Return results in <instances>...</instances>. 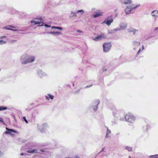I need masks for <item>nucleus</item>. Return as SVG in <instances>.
Here are the masks:
<instances>
[{
	"instance_id": "36",
	"label": "nucleus",
	"mask_w": 158,
	"mask_h": 158,
	"mask_svg": "<svg viewBox=\"0 0 158 158\" xmlns=\"http://www.w3.org/2000/svg\"><path fill=\"white\" fill-rule=\"evenodd\" d=\"M45 26L48 27V25H46Z\"/></svg>"
},
{
	"instance_id": "14",
	"label": "nucleus",
	"mask_w": 158,
	"mask_h": 158,
	"mask_svg": "<svg viewBox=\"0 0 158 158\" xmlns=\"http://www.w3.org/2000/svg\"><path fill=\"white\" fill-rule=\"evenodd\" d=\"M138 31L135 29H132L129 31L130 32H132L133 33V34H135L136 31Z\"/></svg>"
},
{
	"instance_id": "6",
	"label": "nucleus",
	"mask_w": 158,
	"mask_h": 158,
	"mask_svg": "<svg viewBox=\"0 0 158 158\" xmlns=\"http://www.w3.org/2000/svg\"><path fill=\"white\" fill-rule=\"evenodd\" d=\"M35 59V57L34 56H30L26 60L22 62V63L23 64H24L33 62L34 61Z\"/></svg>"
},
{
	"instance_id": "40",
	"label": "nucleus",
	"mask_w": 158,
	"mask_h": 158,
	"mask_svg": "<svg viewBox=\"0 0 158 158\" xmlns=\"http://www.w3.org/2000/svg\"><path fill=\"white\" fill-rule=\"evenodd\" d=\"M91 86V85H90L89 86V87H90V86Z\"/></svg>"
},
{
	"instance_id": "25",
	"label": "nucleus",
	"mask_w": 158,
	"mask_h": 158,
	"mask_svg": "<svg viewBox=\"0 0 158 158\" xmlns=\"http://www.w3.org/2000/svg\"><path fill=\"white\" fill-rule=\"evenodd\" d=\"M11 133L9 131H6L5 132L6 134H10Z\"/></svg>"
},
{
	"instance_id": "38",
	"label": "nucleus",
	"mask_w": 158,
	"mask_h": 158,
	"mask_svg": "<svg viewBox=\"0 0 158 158\" xmlns=\"http://www.w3.org/2000/svg\"><path fill=\"white\" fill-rule=\"evenodd\" d=\"M86 88H88V87H89V86H86Z\"/></svg>"
},
{
	"instance_id": "16",
	"label": "nucleus",
	"mask_w": 158,
	"mask_h": 158,
	"mask_svg": "<svg viewBox=\"0 0 158 158\" xmlns=\"http://www.w3.org/2000/svg\"><path fill=\"white\" fill-rule=\"evenodd\" d=\"M6 130L7 131H11V132H14V133H16L17 132L16 131L13 130V129H9L7 128H6Z\"/></svg>"
},
{
	"instance_id": "32",
	"label": "nucleus",
	"mask_w": 158,
	"mask_h": 158,
	"mask_svg": "<svg viewBox=\"0 0 158 158\" xmlns=\"http://www.w3.org/2000/svg\"><path fill=\"white\" fill-rule=\"evenodd\" d=\"M23 155H24V154H23V153H21V156H23Z\"/></svg>"
},
{
	"instance_id": "30",
	"label": "nucleus",
	"mask_w": 158,
	"mask_h": 158,
	"mask_svg": "<svg viewBox=\"0 0 158 158\" xmlns=\"http://www.w3.org/2000/svg\"><path fill=\"white\" fill-rule=\"evenodd\" d=\"M45 97H46V99L48 100H49V98L48 96H46Z\"/></svg>"
},
{
	"instance_id": "8",
	"label": "nucleus",
	"mask_w": 158,
	"mask_h": 158,
	"mask_svg": "<svg viewBox=\"0 0 158 158\" xmlns=\"http://www.w3.org/2000/svg\"><path fill=\"white\" fill-rule=\"evenodd\" d=\"M102 13L101 11H99L98 12H95V14L93 15V17L94 18H96L99 16L102 15Z\"/></svg>"
},
{
	"instance_id": "5",
	"label": "nucleus",
	"mask_w": 158,
	"mask_h": 158,
	"mask_svg": "<svg viewBox=\"0 0 158 158\" xmlns=\"http://www.w3.org/2000/svg\"><path fill=\"white\" fill-rule=\"evenodd\" d=\"M113 22V19L112 16L107 17L106 20L104 21L103 23H106L108 26H110Z\"/></svg>"
},
{
	"instance_id": "10",
	"label": "nucleus",
	"mask_w": 158,
	"mask_h": 158,
	"mask_svg": "<svg viewBox=\"0 0 158 158\" xmlns=\"http://www.w3.org/2000/svg\"><path fill=\"white\" fill-rule=\"evenodd\" d=\"M131 0H124V3L125 4H131Z\"/></svg>"
},
{
	"instance_id": "41",
	"label": "nucleus",
	"mask_w": 158,
	"mask_h": 158,
	"mask_svg": "<svg viewBox=\"0 0 158 158\" xmlns=\"http://www.w3.org/2000/svg\"><path fill=\"white\" fill-rule=\"evenodd\" d=\"M139 44H140L139 42Z\"/></svg>"
},
{
	"instance_id": "39",
	"label": "nucleus",
	"mask_w": 158,
	"mask_h": 158,
	"mask_svg": "<svg viewBox=\"0 0 158 158\" xmlns=\"http://www.w3.org/2000/svg\"><path fill=\"white\" fill-rule=\"evenodd\" d=\"M99 103V101H98V104Z\"/></svg>"
},
{
	"instance_id": "34",
	"label": "nucleus",
	"mask_w": 158,
	"mask_h": 158,
	"mask_svg": "<svg viewBox=\"0 0 158 158\" xmlns=\"http://www.w3.org/2000/svg\"><path fill=\"white\" fill-rule=\"evenodd\" d=\"M140 51V49H139V51H138V53Z\"/></svg>"
},
{
	"instance_id": "27",
	"label": "nucleus",
	"mask_w": 158,
	"mask_h": 158,
	"mask_svg": "<svg viewBox=\"0 0 158 158\" xmlns=\"http://www.w3.org/2000/svg\"><path fill=\"white\" fill-rule=\"evenodd\" d=\"M74 158H80L79 157V156H77V155H76V156H75Z\"/></svg>"
},
{
	"instance_id": "20",
	"label": "nucleus",
	"mask_w": 158,
	"mask_h": 158,
	"mask_svg": "<svg viewBox=\"0 0 158 158\" xmlns=\"http://www.w3.org/2000/svg\"><path fill=\"white\" fill-rule=\"evenodd\" d=\"M48 96L49 97V98H50L51 99H53L54 97L53 96V95H52L51 94H48Z\"/></svg>"
},
{
	"instance_id": "9",
	"label": "nucleus",
	"mask_w": 158,
	"mask_h": 158,
	"mask_svg": "<svg viewBox=\"0 0 158 158\" xmlns=\"http://www.w3.org/2000/svg\"><path fill=\"white\" fill-rule=\"evenodd\" d=\"M152 16L156 18L158 15V11L156 10H154L152 13Z\"/></svg>"
},
{
	"instance_id": "31",
	"label": "nucleus",
	"mask_w": 158,
	"mask_h": 158,
	"mask_svg": "<svg viewBox=\"0 0 158 158\" xmlns=\"http://www.w3.org/2000/svg\"><path fill=\"white\" fill-rule=\"evenodd\" d=\"M158 30V27H156L155 28V31H156V30Z\"/></svg>"
},
{
	"instance_id": "21",
	"label": "nucleus",
	"mask_w": 158,
	"mask_h": 158,
	"mask_svg": "<svg viewBox=\"0 0 158 158\" xmlns=\"http://www.w3.org/2000/svg\"><path fill=\"white\" fill-rule=\"evenodd\" d=\"M0 122H2L3 124H5V122L3 121V119L1 118H0Z\"/></svg>"
},
{
	"instance_id": "2",
	"label": "nucleus",
	"mask_w": 158,
	"mask_h": 158,
	"mask_svg": "<svg viewBox=\"0 0 158 158\" xmlns=\"http://www.w3.org/2000/svg\"><path fill=\"white\" fill-rule=\"evenodd\" d=\"M112 46L110 42H106L103 44V51L105 52H108L110 51Z\"/></svg>"
},
{
	"instance_id": "15",
	"label": "nucleus",
	"mask_w": 158,
	"mask_h": 158,
	"mask_svg": "<svg viewBox=\"0 0 158 158\" xmlns=\"http://www.w3.org/2000/svg\"><path fill=\"white\" fill-rule=\"evenodd\" d=\"M7 109V108L6 107H4L3 106H0V110H6Z\"/></svg>"
},
{
	"instance_id": "11",
	"label": "nucleus",
	"mask_w": 158,
	"mask_h": 158,
	"mask_svg": "<svg viewBox=\"0 0 158 158\" xmlns=\"http://www.w3.org/2000/svg\"><path fill=\"white\" fill-rule=\"evenodd\" d=\"M37 150L34 149L33 150H28L27 151V152L29 153H33L37 152Z\"/></svg>"
},
{
	"instance_id": "19",
	"label": "nucleus",
	"mask_w": 158,
	"mask_h": 158,
	"mask_svg": "<svg viewBox=\"0 0 158 158\" xmlns=\"http://www.w3.org/2000/svg\"><path fill=\"white\" fill-rule=\"evenodd\" d=\"M111 133V131L110 130H109L108 129L106 131V137H108V135L109 134H110Z\"/></svg>"
},
{
	"instance_id": "24",
	"label": "nucleus",
	"mask_w": 158,
	"mask_h": 158,
	"mask_svg": "<svg viewBox=\"0 0 158 158\" xmlns=\"http://www.w3.org/2000/svg\"><path fill=\"white\" fill-rule=\"evenodd\" d=\"M54 28H57V29H60V30H61L62 29V28L61 27H54Z\"/></svg>"
},
{
	"instance_id": "3",
	"label": "nucleus",
	"mask_w": 158,
	"mask_h": 158,
	"mask_svg": "<svg viewBox=\"0 0 158 158\" xmlns=\"http://www.w3.org/2000/svg\"><path fill=\"white\" fill-rule=\"evenodd\" d=\"M139 6L140 5L139 4L135 6H134L133 4H132L129 7L127 6L125 10V12L126 14L131 13L132 10L135 9Z\"/></svg>"
},
{
	"instance_id": "22",
	"label": "nucleus",
	"mask_w": 158,
	"mask_h": 158,
	"mask_svg": "<svg viewBox=\"0 0 158 158\" xmlns=\"http://www.w3.org/2000/svg\"><path fill=\"white\" fill-rule=\"evenodd\" d=\"M23 118L24 120L26 122V123H28V121L26 120L25 117H23Z\"/></svg>"
},
{
	"instance_id": "13",
	"label": "nucleus",
	"mask_w": 158,
	"mask_h": 158,
	"mask_svg": "<svg viewBox=\"0 0 158 158\" xmlns=\"http://www.w3.org/2000/svg\"><path fill=\"white\" fill-rule=\"evenodd\" d=\"M149 158H158V155L150 156Z\"/></svg>"
},
{
	"instance_id": "18",
	"label": "nucleus",
	"mask_w": 158,
	"mask_h": 158,
	"mask_svg": "<svg viewBox=\"0 0 158 158\" xmlns=\"http://www.w3.org/2000/svg\"><path fill=\"white\" fill-rule=\"evenodd\" d=\"M6 43V42L5 41H4L3 40H0V44H5Z\"/></svg>"
},
{
	"instance_id": "12",
	"label": "nucleus",
	"mask_w": 158,
	"mask_h": 158,
	"mask_svg": "<svg viewBox=\"0 0 158 158\" xmlns=\"http://www.w3.org/2000/svg\"><path fill=\"white\" fill-rule=\"evenodd\" d=\"M12 27L13 28H15L14 26H9L8 27H4L3 28L4 29H7V30H12V29H10V28H9L8 27Z\"/></svg>"
},
{
	"instance_id": "1",
	"label": "nucleus",
	"mask_w": 158,
	"mask_h": 158,
	"mask_svg": "<svg viewBox=\"0 0 158 158\" xmlns=\"http://www.w3.org/2000/svg\"><path fill=\"white\" fill-rule=\"evenodd\" d=\"M125 118L127 121L131 123H132L134 122L135 118L132 114L128 113L125 116Z\"/></svg>"
},
{
	"instance_id": "33",
	"label": "nucleus",
	"mask_w": 158,
	"mask_h": 158,
	"mask_svg": "<svg viewBox=\"0 0 158 158\" xmlns=\"http://www.w3.org/2000/svg\"><path fill=\"white\" fill-rule=\"evenodd\" d=\"M142 50H143L144 49V46L143 45L142 46Z\"/></svg>"
},
{
	"instance_id": "35",
	"label": "nucleus",
	"mask_w": 158,
	"mask_h": 158,
	"mask_svg": "<svg viewBox=\"0 0 158 158\" xmlns=\"http://www.w3.org/2000/svg\"><path fill=\"white\" fill-rule=\"evenodd\" d=\"M41 152H44V151H43V150H41Z\"/></svg>"
},
{
	"instance_id": "37",
	"label": "nucleus",
	"mask_w": 158,
	"mask_h": 158,
	"mask_svg": "<svg viewBox=\"0 0 158 158\" xmlns=\"http://www.w3.org/2000/svg\"><path fill=\"white\" fill-rule=\"evenodd\" d=\"M42 23V24L41 25V26H43V23Z\"/></svg>"
},
{
	"instance_id": "23",
	"label": "nucleus",
	"mask_w": 158,
	"mask_h": 158,
	"mask_svg": "<svg viewBox=\"0 0 158 158\" xmlns=\"http://www.w3.org/2000/svg\"><path fill=\"white\" fill-rule=\"evenodd\" d=\"M6 36H3L0 37V39H2L3 38H6Z\"/></svg>"
},
{
	"instance_id": "17",
	"label": "nucleus",
	"mask_w": 158,
	"mask_h": 158,
	"mask_svg": "<svg viewBox=\"0 0 158 158\" xmlns=\"http://www.w3.org/2000/svg\"><path fill=\"white\" fill-rule=\"evenodd\" d=\"M126 149L129 152H131L132 150V148H131L129 147H127L126 148Z\"/></svg>"
},
{
	"instance_id": "7",
	"label": "nucleus",
	"mask_w": 158,
	"mask_h": 158,
	"mask_svg": "<svg viewBox=\"0 0 158 158\" xmlns=\"http://www.w3.org/2000/svg\"><path fill=\"white\" fill-rule=\"evenodd\" d=\"M43 22V19L41 18H40L35 19L34 21H31V23H34L35 25L40 24Z\"/></svg>"
},
{
	"instance_id": "28",
	"label": "nucleus",
	"mask_w": 158,
	"mask_h": 158,
	"mask_svg": "<svg viewBox=\"0 0 158 158\" xmlns=\"http://www.w3.org/2000/svg\"><path fill=\"white\" fill-rule=\"evenodd\" d=\"M77 32H81V33H83V32L81 30H78L77 31Z\"/></svg>"
},
{
	"instance_id": "4",
	"label": "nucleus",
	"mask_w": 158,
	"mask_h": 158,
	"mask_svg": "<svg viewBox=\"0 0 158 158\" xmlns=\"http://www.w3.org/2000/svg\"><path fill=\"white\" fill-rule=\"evenodd\" d=\"M106 38V36L104 33H101L100 35H99L93 38V40L95 41L101 40Z\"/></svg>"
},
{
	"instance_id": "29",
	"label": "nucleus",
	"mask_w": 158,
	"mask_h": 158,
	"mask_svg": "<svg viewBox=\"0 0 158 158\" xmlns=\"http://www.w3.org/2000/svg\"><path fill=\"white\" fill-rule=\"evenodd\" d=\"M97 109H98L97 106H96L95 108H94V109L95 111L96 110H97Z\"/></svg>"
},
{
	"instance_id": "26",
	"label": "nucleus",
	"mask_w": 158,
	"mask_h": 158,
	"mask_svg": "<svg viewBox=\"0 0 158 158\" xmlns=\"http://www.w3.org/2000/svg\"><path fill=\"white\" fill-rule=\"evenodd\" d=\"M82 12L83 13V11L82 10H78L77 12Z\"/></svg>"
}]
</instances>
